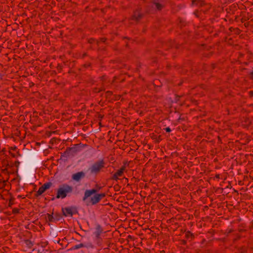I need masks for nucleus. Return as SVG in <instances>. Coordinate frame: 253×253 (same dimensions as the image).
<instances>
[{
  "mask_svg": "<svg viewBox=\"0 0 253 253\" xmlns=\"http://www.w3.org/2000/svg\"><path fill=\"white\" fill-rule=\"evenodd\" d=\"M141 16V14L139 12H136L134 15V18L135 19L137 20Z\"/></svg>",
  "mask_w": 253,
  "mask_h": 253,
  "instance_id": "9d476101",
  "label": "nucleus"
},
{
  "mask_svg": "<svg viewBox=\"0 0 253 253\" xmlns=\"http://www.w3.org/2000/svg\"><path fill=\"white\" fill-rule=\"evenodd\" d=\"M166 131H167V132H170V131H171V129H170V128H169V127H167V128H166Z\"/></svg>",
  "mask_w": 253,
  "mask_h": 253,
  "instance_id": "2eb2a0df",
  "label": "nucleus"
},
{
  "mask_svg": "<svg viewBox=\"0 0 253 253\" xmlns=\"http://www.w3.org/2000/svg\"><path fill=\"white\" fill-rule=\"evenodd\" d=\"M162 7V4L157 1H154L153 3V8L157 9H160Z\"/></svg>",
  "mask_w": 253,
  "mask_h": 253,
  "instance_id": "0eeeda50",
  "label": "nucleus"
},
{
  "mask_svg": "<svg viewBox=\"0 0 253 253\" xmlns=\"http://www.w3.org/2000/svg\"><path fill=\"white\" fill-rule=\"evenodd\" d=\"M73 190L72 187L67 185L63 184L61 186L58 190L57 198H64L68 193H71Z\"/></svg>",
  "mask_w": 253,
  "mask_h": 253,
  "instance_id": "f03ea898",
  "label": "nucleus"
},
{
  "mask_svg": "<svg viewBox=\"0 0 253 253\" xmlns=\"http://www.w3.org/2000/svg\"><path fill=\"white\" fill-rule=\"evenodd\" d=\"M52 183L51 182L45 183L39 188L38 191V194L42 195L46 190L49 189Z\"/></svg>",
  "mask_w": 253,
  "mask_h": 253,
  "instance_id": "39448f33",
  "label": "nucleus"
},
{
  "mask_svg": "<svg viewBox=\"0 0 253 253\" xmlns=\"http://www.w3.org/2000/svg\"><path fill=\"white\" fill-rule=\"evenodd\" d=\"M97 192V190L94 189L86 190L84 193L83 200L85 201L87 198L91 196L92 195L95 194V195L91 198V202L92 204H95L97 203L100 200V199L104 196V194H96Z\"/></svg>",
  "mask_w": 253,
  "mask_h": 253,
  "instance_id": "f257e3e1",
  "label": "nucleus"
},
{
  "mask_svg": "<svg viewBox=\"0 0 253 253\" xmlns=\"http://www.w3.org/2000/svg\"><path fill=\"white\" fill-rule=\"evenodd\" d=\"M203 3V2L202 0H198V1H195L193 2L194 4L196 5H202Z\"/></svg>",
  "mask_w": 253,
  "mask_h": 253,
  "instance_id": "f8f14e48",
  "label": "nucleus"
},
{
  "mask_svg": "<svg viewBox=\"0 0 253 253\" xmlns=\"http://www.w3.org/2000/svg\"><path fill=\"white\" fill-rule=\"evenodd\" d=\"M64 214L66 216H67L68 215H70L71 216H72L73 213L72 210L71 209L67 208L64 211Z\"/></svg>",
  "mask_w": 253,
  "mask_h": 253,
  "instance_id": "6e6552de",
  "label": "nucleus"
},
{
  "mask_svg": "<svg viewBox=\"0 0 253 253\" xmlns=\"http://www.w3.org/2000/svg\"><path fill=\"white\" fill-rule=\"evenodd\" d=\"M84 247H85V246L84 244L81 243V244H79L75 245L73 248H74V249L77 250V249H79L80 248Z\"/></svg>",
  "mask_w": 253,
  "mask_h": 253,
  "instance_id": "1a4fd4ad",
  "label": "nucleus"
},
{
  "mask_svg": "<svg viewBox=\"0 0 253 253\" xmlns=\"http://www.w3.org/2000/svg\"><path fill=\"white\" fill-rule=\"evenodd\" d=\"M70 151L72 153H75L77 151V149L76 148H72L70 149Z\"/></svg>",
  "mask_w": 253,
  "mask_h": 253,
  "instance_id": "ddd939ff",
  "label": "nucleus"
},
{
  "mask_svg": "<svg viewBox=\"0 0 253 253\" xmlns=\"http://www.w3.org/2000/svg\"><path fill=\"white\" fill-rule=\"evenodd\" d=\"M102 232V230L101 229L100 227L99 226H97L96 227L95 231L94 232V234H95L96 237L97 238H99Z\"/></svg>",
  "mask_w": 253,
  "mask_h": 253,
  "instance_id": "423d86ee",
  "label": "nucleus"
},
{
  "mask_svg": "<svg viewBox=\"0 0 253 253\" xmlns=\"http://www.w3.org/2000/svg\"><path fill=\"white\" fill-rule=\"evenodd\" d=\"M104 162L102 160L99 161L93 164L88 169V170L92 174L98 173L103 167Z\"/></svg>",
  "mask_w": 253,
  "mask_h": 253,
  "instance_id": "7ed1b4c3",
  "label": "nucleus"
},
{
  "mask_svg": "<svg viewBox=\"0 0 253 253\" xmlns=\"http://www.w3.org/2000/svg\"><path fill=\"white\" fill-rule=\"evenodd\" d=\"M85 176V173L83 171H80L72 175L73 180L76 182H79Z\"/></svg>",
  "mask_w": 253,
  "mask_h": 253,
  "instance_id": "20e7f679",
  "label": "nucleus"
},
{
  "mask_svg": "<svg viewBox=\"0 0 253 253\" xmlns=\"http://www.w3.org/2000/svg\"><path fill=\"white\" fill-rule=\"evenodd\" d=\"M124 169H122L120 170H119L116 173V174H117L118 176H121L123 173V171H124Z\"/></svg>",
  "mask_w": 253,
  "mask_h": 253,
  "instance_id": "9b49d317",
  "label": "nucleus"
},
{
  "mask_svg": "<svg viewBox=\"0 0 253 253\" xmlns=\"http://www.w3.org/2000/svg\"><path fill=\"white\" fill-rule=\"evenodd\" d=\"M113 179L115 180H117L118 179V175L116 173L113 175Z\"/></svg>",
  "mask_w": 253,
  "mask_h": 253,
  "instance_id": "4468645a",
  "label": "nucleus"
}]
</instances>
